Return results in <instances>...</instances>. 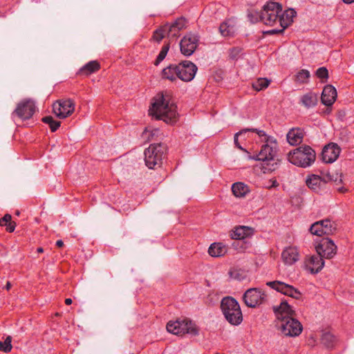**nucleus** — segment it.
Masks as SVG:
<instances>
[{
	"mask_svg": "<svg viewBox=\"0 0 354 354\" xmlns=\"http://www.w3.org/2000/svg\"><path fill=\"white\" fill-rule=\"evenodd\" d=\"M330 181H333L336 185L342 183V174H330L328 172L323 177L311 174L307 177L306 183L310 189L319 192L322 186Z\"/></svg>",
	"mask_w": 354,
	"mask_h": 354,
	"instance_id": "obj_9",
	"label": "nucleus"
},
{
	"mask_svg": "<svg viewBox=\"0 0 354 354\" xmlns=\"http://www.w3.org/2000/svg\"><path fill=\"white\" fill-rule=\"evenodd\" d=\"M230 275L232 279H237L239 281L243 279L245 277V275L242 271L236 269L231 270L230 272Z\"/></svg>",
	"mask_w": 354,
	"mask_h": 354,
	"instance_id": "obj_41",
	"label": "nucleus"
},
{
	"mask_svg": "<svg viewBox=\"0 0 354 354\" xmlns=\"http://www.w3.org/2000/svg\"><path fill=\"white\" fill-rule=\"evenodd\" d=\"M221 308L225 319L233 326L243 322V314L238 301L232 297H224L221 302Z\"/></svg>",
	"mask_w": 354,
	"mask_h": 354,
	"instance_id": "obj_5",
	"label": "nucleus"
},
{
	"mask_svg": "<svg viewBox=\"0 0 354 354\" xmlns=\"http://www.w3.org/2000/svg\"><path fill=\"white\" fill-rule=\"evenodd\" d=\"M321 342L328 348H333L336 343V337L330 331H325L322 335Z\"/></svg>",
	"mask_w": 354,
	"mask_h": 354,
	"instance_id": "obj_31",
	"label": "nucleus"
},
{
	"mask_svg": "<svg viewBox=\"0 0 354 354\" xmlns=\"http://www.w3.org/2000/svg\"><path fill=\"white\" fill-rule=\"evenodd\" d=\"M16 227V223L10 221L8 223L7 225H6V230L8 232H12L15 231Z\"/></svg>",
	"mask_w": 354,
	"mask_h": 354,
	"instance_id": "obj_43",
	"label": "nucleus"
},
{
	"mask_svg": "<svg viewBox=\"0 0 354 354\" xmlns=\"http://www.w3.org/2000/svg\"><path fill=\"white\" fill-rule=\"evenodd\" d=\"M200 37L197 34H186L180 41V53L185 57L191 56L196 50Z\"/></svg>",
	"mask_w": 354,
	"mask_h": 354,
	"instance_id": "obj_11",
	"label": "nucleus"
},
{
	"mask_svg": "<svg viewBox=\"0 0 354 354\" xmlns=\"http://www.w3.org/2000/svg\"><path fill=\"white\" fill-rule=\"evenodd\" d=\"M250 132L256 133L262 142H267L269 139L268 136L266 134V133L263 130H260L258 129H254V128L243 129L241 130L240 131L237 132L234 135V145H236V147L237 148H239V149H241L245 152H247V153H248V151L246 149H243L240 145V144L238 141V138H239V136H244L245 133H250Z\"/></svg>",
	"mask_w": 354,
	"mask_h": 354,
	"instance_id": "obj_21",
	"label": "nucleus"
},
{
	"mask_svg": "<svg viewBox=\"0 0 354 354\" xmlns=\"http://www.w3.org/2000/svg\"><path fill=\"white\" fill-rule=\"evenodd\" d=\"M310 232L312 234L321 236L324 234L331 235L337 230V225L330 219L317 221L311 225Z\"/></svg>",
	"mask_w": 354,
	"mask_h": 354,
	"instance_id": "obj_12",
	"label": "nucleus"
},
{
	"mask_svg": "<svg viewBox=\"0 0 354 354\" xmlns=\"http://www.w3.org/2000/svg\"><path fill=\"white\" fill-rule=\"evenodd\" d=\"M180 20H183V22L185 21V19L184 17H180V18L176 19L174 22H176V23L182 22Z\"/></svg>",
	"mask_w": 354,
	"mask_h": 354,
	"instance_id": "obj_49",
	"label": "nucleus"
},
{
	"mask_svg": "<svg viewBox=\"0 0 354 354\" xmlns=\"http://www.w3.org/2000/svg\"><path fill=\"white\" fill-rule=\"evenodd\" d=\"M11 342L12 338L10 336H8L4 342H0V351L6 353L10 352L12 349Z\"/></svg>",
	"mask_w": 354,
	"mask_h": 354,
	"instance_id": "obj_40",
	"label": "nucleus"
},
{
	"mask_svg": "<svg viewBox=\"0 0 354 354\" xmlns=\"http://www.w3.org/2000/svg\"><path fill=\"white\" fill-rule=\"evenodd\" d=\"M315 158V150L308 145L300 146L288 153V160L290 162L303 168L310 166Z\"/></svg>",
	"mask_w": 354,
	"mask_h": 354,
	"instance_id": "obj_4",
	"label": "nucleus"
},
{
	"mask_svg": "<svg viewBox=\"0 0 354 354\" xmlns=\"http://www.w3.org/2000/svg\"><path fill=\"white\" fill-rule=\"evenodd\" d=\"M170 44L169 43L164 44V46L162 47L158 55L156 57V59L154 62V65L158 66L160 64L161 62H162L165 57L167 55V53L169 50Z\"/></svg>",
	"mask_w": 354,
	"mask_h": 354,
	"instance_id": "obj_36",
	"label": "nucleus"
},
{
	"mask_svg": "<svg viewBox=\"0 0 354 354\" xmlns=\"http://www.w3.org/2000/svg\"><path fill=\"white\" fill-rule=\"evenodd\" d=\"M270 83L267 78H258L252 83V88L257 91L266 88Z\"/></svg>",
	"mask_w": 354,
	"mask_h": 354,
	"instance_id": "obj_34",
	"label": "nucleus"
},
{
	"mask_svg": "<svg viewBox=\"0 0 354 354\" xmlns=\"http://www.w3.org/2000/svg\"><path fill=\"white\" fill-rule=\"evenodd\" d=\"M337 191L339 192V193H346L347 192L348 189L346 188H345L344 187H338L337 188Z\"/></svg>",
	"mask_w": 354,
	"mask_h": 354,
	"instance_id": "obj_45",
	"label": "nucleus"
},
{
	"mask_svg": "<svg viewBox=\"0 0 354 354\" xmlns=\"http://www.w3.org/2000/svg\"><path fill=\"white\" fill-rule=\"evenodd\" d=\"M177 68L178 79L185 82L192 81L198 70L196 65L188 60L177 64Z\"/></svg>",
	"mask_w": 354,
	"mask_h": 354,
	"instance_id": "obj_13",
	"label": "nucleus"
},
{
	"mask_svg": "<svg viewBox=\"0 0 354 354\" xmlns=\"http://www.w3.org/2000/svg\"><path fill=\"white\" fill-rule=\"evenodd\" d=\"M41 121L44 123L48 124L49 125L52 132L56 131L61 125V122L59 121L54 120L53 116L50 115L42 118Z\"/></svg>",
	"mask_w": 354,
	"mask_h": 354,
	"instance_id": "obj_33",
	"label": "nucleus"
},
{
	"mask_svg": "<svg viewBox=\"0 0 354 354\" xmlns=\"http://www.w3.org/2000/svg\"><path fill=\"white\" fill-rule=\"evenodd\" d=\"M56 245L58 248H62L64 245V242L62 240H58L56 241Z\"/></svg>",
	"mask_w": 354,
	"mask_h": 354,
	"instance_id": "obj_46",
	"label": "nucleus"
},
{
	"mask_svg": "<svg viewBox=\"0 0 354 354\" xmlns=\"http://www.w3.org/2000/svg\"><path fill=\"white\" fill-rule=\"evenodd\" d=\"M268 137L270 138L269 136ZM268 141L269 140H268L266 142ZM274 146H272L268 143H266L261 147V149L258 154L249 156L250 159L263 162L262 164V169H263L264 173L274 171L277 168V162H273L272 164L270 163V161L273 160L276 153L277 143L274 142Z\"/></svg>",
	"mask_w": 354,
	"mask_h": 354,
	"instance_id": "obj_6",
	"label": "nucleus"
},
{
	"mask_svg": "<svg viewBox=\"0 0 354 354\" xmlns=\"http://www.w3.org/2000/svg\"><path fill=\"white\" fill-rule=\"evenodd\" d=\"M243 48L241 47H233L229 50V57L232 60H237L241 57Z\"/></svg>",
	"mask_w": 354,
	"mask_h": 354,
	"instance_id": "obj_38",
	"label": "nucleus"
},
{
	"mask_svg": "<svg viewBox=\"0 0 354 354\" xmlns=\"http://www.w3.org/2000/svg\"><path fill=\"white\" fill-rule=\"evenodd\" d=\"M310 77V72L306 69L300 70L295 76V81L301 84L307 83Z\"/></svg>",
	"mask_w": 354,
	"mask_h": 354,
	"instance_id": "obj_35",
	"label": "nucleus"
},
{
	"mask_svg": "<svg viewBox=\"0 0 354 354\" xmlns=\"http://www.w3.org/2000/svg\"><path fill=\"white\" fill-rule=\"evenodd\" d=\"M317 253L322 257L330 259L337 253V246L328 238L322 239L315 247Z\"/></svg>",
	"mask_w": 354,
	"mask_h": 354,
	"instance_id": "obj_16",
	"label": "nucleus"
},
{
	"mask_svg": "<svg viewBox=\"0 0 354 354\" xmlns=\"http://www.w3.org/2000/svg\"><path fill=\"white\" fill-rule=\"evenodd\" d=\"M100 69V64L97 61H90L79 70L78 74L81 75L88 76L92 73H96Z\"/></svg>",
	"mask_w": 354,
	"mask_h": 354,
	"instance_id": "obj_27",
	"label": "nucleus"
},
{
	"mask_svg": "<svg viewBox=\"0 0 354 354\" xmlns=\"http://www.w3.org/2000/svg\"><path fill=\"white\" fill-rule=\"evenodd\" d=\"M226 252L227 248L221 243H214L211 244L208 249L209 254L214 257H223Z\"/></svg>",
	"mask_w": 354,
	"mask_h": 354,
	"instance_id": "obj_28",
	"label": "nucleus"
},
{
	"mask_svg": "<svg viewBox=\"0 0 354 354\" xmlns=\"http://www.w3.org/2000/svg\"><path fill=\"white\" fill-rule=\"evenodd\" d=\"M235 28L232 24H220L219 32L223 37H232L235 33Z\"/></svg>",
	"mask_w": 354,
	"mask_h": 354,
	"instance_id": "obj_32",
	"label": "nucleus"
},
{
	"mask_svg": "<svg viewBox=\"0 0 354 354\" xmlns=\"http://www.w3.org/2000/svg\"><path fill=\"white\" fill-rule=\"evenodd\" d=\"M37 252H39V253H42L44 252V249L42 248H38L37 249Z\"/></svg>",
	"mask_w": 354,
	"mask_h": 354,
	"instance_id": "obj_51",
	"label": "nucleus"
},
{
	"mask_svg": "<svg viewBox=\"0 0 354 354\" xmlns=\"http://www.w3.org/2000/svg\"><path fill=\"white\" fill-rule=\"evenodd\" d=\"M337 115L338 118L342 120L346 116V112L343 110L339 111L337 113Z\"/></svg>",
	"mask_w": 354,
	"mask_h": 354,
	"instance_id": "obj_44",
	"label": "nucleus"
},
{
	"mask_svg": "<svg viewBox=\"0 0 354 354\" xmlns=\"http://www.w3.org/2000/svg\"><path fill=\"white\" fill-rule=\"evenodd\" d=\"M281 257L285 264L292 265L299 260L298 248L295 246L286 248L281 253Z\"/></svg>",
	"mask_w": 354,
	"mask_h": 354,
	"instance_id": "obj_23",
	"label": "nucleus"
},
{
	"mask_svg": "<svg viewBox=\"0 0 354 354\" xmlns=\"http://www.w3.org/2000/svg\"><path fill=\"white\" fill-rule=\"evenodd\" d=\"M165 147L161 143L151 144L145 150V161L149 169L160 167L162 163Z\"/></svg>",
	"mask_w": 354,
	"mask_h": 354,
	"instance_id": "obj_8",
	"label": "nucleus"
},
{
	"mask_svg": "<svg viewBox=\"0 0 354 354\" xmlns=\"http://www.w3.org/2000/svg\"><path fill=\"white\" fill-rule=\"evenodd\" d=\"M12 219V216L9 214H5L1 218H0V225L6 226Z\"/></svg>",
	"mask_w": 354,
	"mask_h": 354,
	"instance_id": "obj_42",
	"label": "nucleus"
},
{
	"mask_svg": "<svg viewBox=\"0 0 354 354\" xmlns=\"http://www.w3.org/2000/svg\"><path fill=\"white\" fill-rule=\"evenodd\" d=\"M232 191L236 197H243L249 192L248 187L243 183H235L232 186Z\"/></svg>",
	"mask_w": 354,
	"mask_h": 354,
	"instance_id": "obj_30",
	"label": "nucleus"
},
{
	"mask_svg": "<svg viewBox=\"0 0 354 354\" xmlns=\"http://www.w3.org/2000/svg\"><path fill=\"white\" fill-rule=\"evenodd\" d=\"M73 301L71 298H67L65 299V304L66 305H71L72 304Z\"/></svg>",
	"mask_w": 354,
	"mask_h": 354,
	"instance_id": "obj_47",
	"label": "nucleus"
},
{
	"mask_svg": "<svg viewBox=\"0 0 354 354\" xmlns=\"http://www.w3.org/2000/svg\"><path fill=\"white\" fill-rule=\"evenodd\" d=\"M323 259L324 258L318 254L307 257L305 261L306 270L312 274L318 273L324 268V261Z\"/></svg>",
	"mask_w": 354,
	"mask_h": 354,
	"instance_id": "obj_20",
	"label": "nucleus"
},
{
	"mask_svg": "<svg viewBox=\"0 0 354 354\" xmlns=\"http://www.w3.org/2000/svg\"><path fill=\"white\" fill-rule=\"evenodd\" d=\"M316 75L319 78L322 82H327L328 78V71L326 67H320L316 71Z\"/></svg>",
	"mask_w": 354,
	"mask_h": 354,
	"instance_id": "obj_39",
	"label": "nucleus"
},
{
	"mask_svg": "<svg viewBox=\"0 0 354 354\" xmlns=\"http://www.w3.org/2000/svg\"><path fill=\"white\" fill-rule=\"evenodd\" d=\"M254 233V228L245 225H239L235 227L232 231L231 237L233 239L241 240L251 237Z\"/></svg>",
	"mask_w": 354,
	"mask_h": 354,
	"instance_id": "obj_24",
	"label": "nucleus"
},
{
	"mask_svg": "<svg viewBox=\"0 0 354 354\" xmlns=\"http://www.w3.org/2000/svg\"><path fill=\"white\" fill-rule=\"evenodd\" d=\"M345 3L350 4L354 3V0H343Z\"/></svg>",
	"mask_w": 354,
	"mask_h": 354,
	"instance_id": "obj_48",
	"label": "nucleus"
},
{
	"mask_svg": "<svg viewBox=\"0 0 354 354\" xmlns=\"http://www.w3.org/2000/svg\"><path fill=\"white\" fill-rule=\"evenodd\" d=\"M266 285L270 286L271 288L276 290L277 292L292 298L298 299L301 297V294L297 288L282 281H269L266 283Z\"/></svg>",
	"mask_w": 354,
	"mask_h": 354,
	"instance_id": "obj_17",
	"label": "nucleus"
},
{
	"mask_svg": "<svg viewBox=\"0 0 354 354\" xmlns=\"http://www.w3.org/2000/svg\"><path fill=\"white\" fill-rule=\"evenodd\" d=\"M75 104L71 99H61L53 104V113L60 119H64L73 114Z\"/></svg>",
	"mask_w": 354,
	"mask_h": 354,
	"instance_id": "obj_10",
	"label": "nucleus"
},
{
	"mask_svg": "<svg viewBox=\"0 0 354 354\" xmlns=\"http://www.w3.org/2000/svg\"><path fill=\"white\" fill-rule=\"evenodd\" d=\"M16 214H17V215H19V211H17V212H16Z\"/></svg>",
	"mask_w": 354,
	"mask_h": 354,
	"instance_id": "obj_52",
	"label": "nucleus"
},
{
	"mask_svg": "<svg viewBox=\"0 0 354 354\" xmlns=\"http://www.w3.org/2000/svg\"><path fill=\"white\" fill-rule=\"evenodd\" d=\"M177 70V64H171L162 70L160 73V77L163 80H169L172 82H175L177 79H178Z\"/></svg>",
	"mask_w": 354,
	"mask_h": 354,
	"instance_id": "obj_26",
	"label": "nucleus"
},
{
	"mask_svg": "<svg viewBox=\"0 0 354 354\" xmlns=\"http://www.w3.org/2000/svg\"><path fill=\"white\" fill-rule=\"evenodd\" d=\"M290 24H280V28H273L263 31V35H279L282 34L284 30L289 27Z\"/></svg>",
	"mask_w": 354,
	"mask_h": 354,
	"instance_id": "obj_37",
	"label": "nucleus"
},
{
	"mask_svg": "<svg viewBox=\"0 0 354 354\" xmlns=\"http://www.w3.org/2000/svg\"><path fill=\"white\" fill-rule=\"evenodd\" d=\"M304 131L299 128H292L287 133L286 138L288 143L291 145H299L304 138Z\"/></svg>",
	"mask_w": 354,
	"mask_h": 354,
	"instance_id": "obj_25",
	"label": "nucleus"
},
{
	"mask_svg": "<svg viewBox=\"0 0 354 354\" xmlns=\"http://www.w3.org/2000/svg\"><path fill=\"white\" fill-rule=\"evenodd\" d=\"M35 104L31 100H24L20 102L15 111L12 115H17L19 118L26 120L31 118L35 112Z\"/></svg>",
	"mask_w": 354,
	"mask_h": 354,
	"instance_id": "obj_15",
	"label": "nucleus"
},
{
	"mask_svg": "<svg viewBox=\"0 0 354 354\" xmlns=\"http://www.w3.org/2000/svg\"><path fill=\"white\" fill-rule=\"evenodd\" d=\"M11 288V283L10 282H7L6 285V288L9 290Z\"/></svg>",
	"mask_w": 354,
	"mask_h": 354,
	"instance_id": "obj_50",
	"label": "nucleus"
},
{
	"mask_svg": "<svg viewBox=\"0 0 354 354\" xmlns=\"http://www.w3.org/2000/svg\"><path fill=\"white\" fill-rule=\"evenodd\" d=\"M149 111L150 115L166 123L174 122L177 116L176 106L166 100L162 93L153 97V102Z\"/></svg>",
	"mask_w": 354,
	"mask_h": 354,
	"instance_id": "obj_3",
	"label": "nucleus"
},
{
	"mask_svg": "<svg viewBox=\"0 0 354 354\" xmlns=\"http://www.w3.org/2000/svg\"><path fill=\"white\" fill-rule=\"evenodd\" d=\"M272 308L277 318L276 326L283 336L294 337L301 333L302 324L295 317V310L287 301H281L279 306Z\"/></svg>",
	"mask_w": 354,
	"mask_h": 354,
	"instance_id": "obj_2",
	"label": "nucleus"
},
{
	"mask_svg": "<svg viewBox=\"0 0 354 354\" xmlns=\"http://www.w3.org/2000/svg\"><path fill=\"white\" fill-rule=\"evenodd\" d=\"M297 12L293 8L284 11L282 6L275 1H269L262 9L257 10L254 8L248 10V18L250 22H293Z\"/></svg>",
	"mask_w": 354,
	"mask_h": 354,
	"instance_id": "obj_1",
	"label": "nucleus"
},
{
	"mask_svg": "<svg viewBox=\"0 0 354 354\" xmlns=\"http://www.w3.org/2000/svg\"><path fill=\"white\" fill-rule=\"evenodd\" d=\"M337 96L336 88L333 86L328 84L324 87L322 91L321 96L322 103L326 106H330L335 102Z\"/></svg>",
	"mask_w": 354,
	"mask_h": 354,
	"instance_id": "obj_22",
	"label": "nucleus"
},
{
	"mask_svg": "<svg viewBox=\"0 0 354 354\" xmlns=\"http://www.w3.org/2000/svg\"><path fill=\"white\" fill-rule=\"evenodd\" d=\"M300 100L302 105L309 109L317 105L318 97L315 93L310 92L302 95Z\"/></svg>",
	"mask_w": 354,
	"mask_h": 354,
	"instance_id": "obj_29",
	"label": "nucleus"
},
{
	"mask_svg": "<svg viewBox=\"0 0 354 354\" xmlns=\"http://www.w3.org/2000/svg\"><path fill=\"white\" fill-rule=\"evenodd\" d=\"M183 24H171L169 26V24H165L153 32L151 40L160 43L166 36L169 35L173 29H182L183 28Z\"/></svg>",
	"mask_w": 354,
	"mask_h": 354,
	"instance_id": "obj_18",
	"label": "nucleus"
},
{
	"mask_svg": "<svg viewBox=\"0 0 354 354\" xmlns=\"http://www.w3.org/2000/svg\"><path fill=\"white\" fill-rule=\"evenodd\" d=\"M243 299L247 306L255 308L266 301V295L260 289L253 288L245 291Z\"/></svg>",
	"mask_w": 354,
	"mask_h": 354,
	"instance_id": "obj_14",
	"label": "nucleus"
},
{
	"mask_svg": "<svg viewBox=\"0 0 354 354\" xmlns=\"http://www.w3.org/2000/svg\"><path fill=\"white\" fill-rule=\"evenodd\" d=\"M166 328L169 333L180 336L185 334L196 336L199 333V328L194 322L188 319L170 321L167 323Z\"/></svg>",
	"mask_w": 354,
	"mask_h": 354,
	"instance_id": "obj_7",
	"label": "nucleus"
},
{
	"mask_svg": "<svg viewBox=\"0 0 354 354\" xmlns=\"http://www.w3.org/2000/svg\"><path fill=\"white\" fill-rule=\"evenodd\" d=\"M340 148L337 144H330L324 147L322 152V160L326 163H332L335 161L339 156Z\"/></svg>",
	"mask_w": 354,
	"mask_h": 354,
	"instance_id": "obj_19",
	"label": "nucleus"
}]
</instances>
